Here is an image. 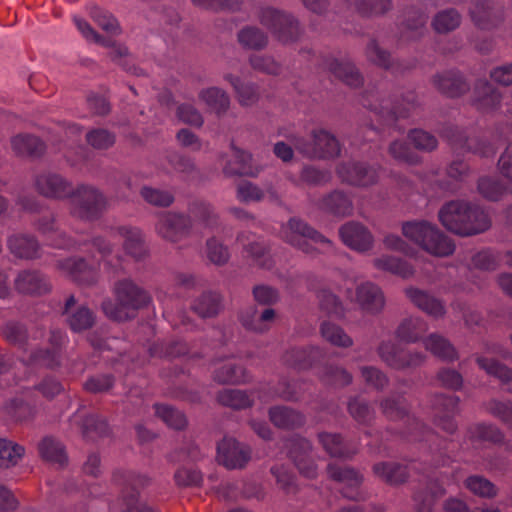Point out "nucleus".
Wrapping results in <instances>:
<instances>
[{
  "mask_svg": "<svg viewBox=\"0 0 512 512\" xmlns=\"http://www.w3.org/2000/svg\"><path fill=\"white\" fill-rule=\"evenodd\" d=\"M433 82L439 90L450 97H456L466 89V84L461 78L450 74L437 75Z\"/></svg>",
  "mask_w": 512,
  "mask_h": 512,
  "instance_id": "43",
  "label": "nucleus"
},
{
  "mask_svg": "<svg viewBox=\"0 0 512 512\" xmlns=\"http://www.w3.org/2000/svg\"><path fill=\"white\" fill-rule=\"evenodd\" d=\"M461 22V16L455 9H446L436 14L432 25L438 33H447L456 29Z\"/></svg>",
  "mask_w": 512,
  "mask_h": 512,
  "instance_id": "42",
  "label": "nucleus"
},
{
  "mask_svg": "<svg viewBox=\"0 0 512 512\" xmlns=\"http://www.w3.org/2000/svg\"><path fill=\"white\" fill-rule=\"evenodd\" d=\"M239 42L249 49H261L267 44V37L258 28L246 27L238 33Z\"/></svg>",
  "mask_w": 512,
  "mask_h": 512,
  "instance_id": "48",
  "label": "nucleus"
},
{
  "mask_svg": "<svg viewBox=\"0 0 512 512\" xmlns=\"http://www.w3.org/2000/svg\"><path fill=\"white\" fill-rule=\"evenodd\" d=\"M118 234L123 239V247L128 255L136 260H139L146 255L143 236L138 228L120 227L118 228Z\"/></svg>",
  "mask_w": 512,
  "mask_h": 512,
  "instance_id": "21",
  "label": "nucleus"
},
{
  "mask_svg": "<svg viewBox=\"0 0 512 512\" xmlns=\"http://www.w3.org/2000/svg\"><path fill=\"white\" fill-rule=\"evenodd\" d=\"M466 487L480 497H493L496 495L494 485L480 476H472L466 480Z\"/></svg>",
  "mask_w": 512,
  "mask_h": 512,
  "instance_id": "53",
  "label": "nucleus"
},
{
  "mask_svg": "<svg viewBox=\"0 0 512 512\" xmlns=\"http://www.w3.org/2000/svg\"><path fill=\"white\" fill-rule=\"evenodd\" d=\"M320 309L328 315L342 317L344 309L342 303L329 289H321L318 293Z\"/></svg>",
  "mask_w": 512,
  "mask_h": 512,
  "instance_id": "46",
  "label": "nucleus"
},
{
  "mask_svg": "<svg viewBox=\"0 0 512 512\" xmlns=\"http://www.w3.org/2000/svg\"><path fill=\"white\" fill-rule=\"evenodd\" d=\"M15 287L21 293L41 294L49 287L44 278L36 272H22L15 280Z\"/></svg>",
  "mask_w": 512,
  "mask_h": 512,
  "instance_id": "26",
  "label": "nucleus"
},
{
  "mask_svg": "<svg viewBox=\"0 0 512 512\" xmlns=\"http://www.w3.org/2000/svg\"><path fill=\"white\" fill-rule=\"evenodd\" d=\"M310 443L303 438H295L289 442V455L299 469L300 473L307 478H314L317 475V466L309 455Z\"/></svg>",
  "mask_w": 512,
  "mask_h": 512,
  "instance_id": "12",
  "label": "nucleus"
},
{
  "mask_svg": "<svg viewBox=\"0 0 512 512\" xmlns=\"http://www.w3.org/2000/svg\"><path fill=\"white\" fill-rule=\"evenodd\" d=\"M261 22L283 42L292 40L298 32L297 22L290 15L272 8L262 11Z\"/></svg>",
  "mask_w": 512,
  "mask_h": 512,
  "instance_id": "10",
  "label": "nucleus"
},
{
  "mask_svg": "<svg viewBox=\"0 0 512 512\" xmlns=\"http://www.w3.org/2000/svg\"><path fill=\"white\" fill-rule=\"evenodd\" d=\"M94 316L86 307H80L69 318V324L74 331H81L92 326Z\"/></svg>",
  "mask_w": 512,
  "mask_h": 512,
  "instance_id": "57",
  "label": "nucleus"
},
{
  "mask_svg": "<svg viewBox=\"0 0 512 512\" xmlns=\"http://www.w3.org/2000/svg\"><path fill=\"white\" fill-rule=\"evenodd\" d=\"M86 138L88 143L97 149H106L114 143V137L102 129L91 131Z\"/></svg>",
  "mask_w": 512,
  "mask_h": 512,
  "instance_id": "61",
  "label": "nucleus"
},
{
  "mask_svg": "<svg viewBox=\"0 0 512 512\" xmlns=\"http://www.w3.org/2000/svg\"><path fill=\"white\" fill-rule=\"evenodd\" d=\"M428 329L427 323L417 317L404 319L397 329V337L400 341L413 343L420 339Z\"/></svg>",
  "mask_w": 512,
  "mask_h": 512,
  "instance_id": "25",
  "label": "nucleus"
},
{
  "mask_svg": "<svg viewBox=\"0 0 512 512\" xmlns=\"http://www.w3.org/2000/svg\"><path fill=\"white\" fill-rule=\"evenodd\" d=\"M250 64L253 69L268 74H277L280 70L279 64L271 57L253 56L250 58Z\"/></svg>",
  "mask_w": 512,
  "mask_h": 512,
  "instance_id": "62",
  "label": "nucleus"
},
{
  "mask_svg": "<svg viewBox=\"0 0 512 512\" xmlns=\"http://www.w3.org/2000/svg\"><path fill=\"white\" fill-rule=\"evenodd\" d=\"M373 470L379 478L391 484L401 483L407 477L406 468L395 463H379Z\"/></svg>",
  "mask_w": 512,
  "mask_h": 512,
  "instance_id": "39",
  "label": "nucleus"
},
{
  "mask_svg": "<svg viewBox=\"0 0 512 512\" xmlns=\"http://www.w3.org/2000/svg\"><path fill=\"white\" fill-rule=\"evenodd\" d=\"M328 474L331 478L343 485L342 493L345 497L351 499L357 498V489L362 482V475L353 469L338 465H329Z\"/></svg>",
  "mask_w": 512,
  "mask_h": 512,
  "instance_id": "17",
  "label": "nucleus"
},
{
  "mask_svg": "<svg viewBox=\"0 0 512 512\" xmlns=\"http://www.w3.org/2000/svg\"><path fill=\"white\" fill-rule=\"evenodd\" d=\"M190 227L191 222L188 217L172 212L160 214L155 225L157 234L173 243L185 238L189 233Z\"/></svg>",
  "mask_w": 512,
  "mask_h": 512,
  "instance_id": "7",
  "label": "nucleus"
},
{
  "mask_svg": "<svg viewBox=\"0 0 512 512\" xmlns=\"http://www.w3.org/2000/svg\"><path fill=\"white\" fill-rule=\"evenodd\" d=\"M470 206V203L462 200L447 202L439 210V221L447 230L461 236L475 235L488 230L491 222L484 216L478 215L476 224H472L466 218L468 217Z\"/></svg>",
  "mask_w": 512,
  "mask_h": 512,
  "instance_id": "3",
  "label": "nucleus"
},
{
  "mask_svg": "<svg viewBox=\"0 0 512 512\" xmlns=\"http://www.w3.org/2000/svg\"><path fill=\"white\" fill-rule=\"evenodd\" d=\"M337 175L342 182L350 185L366 187L377 182V169L358 162H344L337 168Z\"/></svg>",
  "mask_w": 512,
  "mask_h": 512,
  "instance_id": "9",
  "label": "nucleus"
},
{
  "mask_svg": "<svg viewBox=\"0 0 512 512\" xmlns=\"http://www.w3.org/2000/svg\"><path fill=\"white\" fill-rule=\"evenodd\" d=\"M320 332L322 337L332 345L347 348L353 344L352 338L336 324L323 322Z\"/></svg>",
  "mask_w": 512,
  "mask_h": 512,
  "instance_id": "37",
  "label": "nucleus"
},
{
  "mask_svg": "<svg viewBox=\"0 0 512 512\" xmlns=\"http://www.w3.org/2000/svg\"><path fill=\"white\" fill-rule=\"evenodd\" d=\"M199 99L207 107L216 113L225 112L229 107V98L226 93L216 87L203 89L199 93Z\"/></svg>",
  "mask_w": 512,
  "mask_h": 512,
  "instance_id": "33",
  "label": "nucleus"
},
{
  "mask_svg": "<svg viewBox=\"0 0 512 512\" xmlns=\"http://www.w3.org/2000/svg\"><path fill=\"white\" fill-rule=\"evenodd\" d=\"M141 195L145 201L155 206H169L173 202V196L167 192L150 187H144Z\"/></svg>",
  "mask_w": 512,
  "mask_h": 512,
  "instance_id": "56",
  "label": "nucleus"
},
{
  "mask_svg": "<svg viewBox=\"0 0 512 512\" xmlns=\"http://www.w3.org/2000/svg\"><path fill=\"white\" fill-rule=\"evenodd\" d=\"M174 477L179 486H197L202 481V475L199 471L188 468L177 470Z\"/></svg>",
  "mask_w": 512,
  "mask_h": 512,
  "instance_id": "60",
  "label": "nucleus"
},
{
  "mask_svg": "<svg viewBox=\"0 0 512 512\" xmlns=\"http://www.w3.org/2000/svg\"><path fill=\"white\" fill-rule=\"evenodd\" d=\"M205 255L208 261L216 266L225 265L230 258L228 248L215 238L207 240Z\"/></svg>",
  "mask_w": 512,
  "mask_h": 512,
  "instance_id": "45",
  "label": "nucleus"
},
{
  "mask_svg": "<svg viewBox=\"0 0 512 512\" xmlns=\"http://www.w3.org/2000/svg\"><path fill=\"white\" fill-rule=\"evenodd\" d=\"M406 295L411 302L429 316L440 318L445 314V307L443 303L422 290L408 288L406 289Z\"/></svg>",
  "mask_w": 512,
  "mask_h": 512,
  "instance_id": "19",
  "label": "nucleus"
},
{
  "mask_svg": "<svg viewBox=\"0 0 512 512\" xmlns=\"http://www.w3.org/2000/svg\"><path fill=\"white\" fill-rule=\"evenodd\" d=\"M381 358L391 367L401 369L420 364L424 356L421 353H408L399 349L395 344L386 342L379 347Z\"/></svg>",
  "mask_w": 512,
  "mask_h": 512,
  "instance_id": "13",
  "label": "nucleus"
},
{
  "mask_svg": "<svg viewBox=\"0 0 512 512\" xmlns=\"http://www.w3.org/2000/svg\"><path fill=\"white\" fill-rule=\"evenodd\" d=\"M270 420L280 428H294L304 422L303 416L287 407H273L269 411Z\"/></svg>",
  "mask_w": 512,
  "mask_h": 512,
  "instance_id": "31",
  "label": "nucleus"
},
{
  "mask_svg": "<svg viewBox=\"0 0 512 512\" xmlns=\"http://www.w3.org/2000/svg\"><path fill=\"white\" fill-rule=\"evenodd\" d=\"M295 148L309 158L327 159L340 154V145L329 131L318 128L311 132V140L296 139Z\"/></svg>",
  "mask_w": 512,
  "mask_h": 512,
  "instance_id": "6",
  "label": "nucleus"
},
{
  "mask_svg": "<svg viewBox=\"0 0 512 512\" xmlns=\"http://www.w3.org/2000/svg\"><path fill=\"white\" fill-rule=\"evenodd\" d=\"M8 246L12 254L19 258H34L38 255L37 242L28 236L14 235L9 238Z\"/></svg>",
  "mask_w": 512,
  "mask_h": 512,
  "instance_id": "30",
  "label": "nucleus"
},
{
  "mask_svg": "<svg viewBox=\"0 0 512 512\" xmlns=\"http://www.w3.org/2000/svg\"><path fill=\"white\" fill-rule=\"evenodd\" d=\"M280 237L288 244L309 255L316 252H328L332 248L329 239L296 218L290 219L281 227Z\"/></svg>",
  "mask_w": 512,
  "mask_h": 512,
  "instance_id": "5",
  "label": "nucleus"
},
{
  "mask_svg": "<svg viewBox=\"0 0 512 512\" xmlns=\"http://www.w3.org/2000/svg\"><path fill=\"white\" fill-rule=\"evenodd\" d=\"M276 312L272 308H267L261 313H258L256 308L250 307L246 309L241 315V322L247 329L263 333L270 329L275 320Z\"/></svg>",
  "mask_w": 512,
  "mask_h": 512,
  "instance_id": "18",
  "label": "nucleus"
},
{
  "mask_svg": "<svg viewBox=\"0 0 512 512\" xmlns=\"http://www.w3.org/2000/svg\"><path fill=\"white\" fill-rule=\"evenodd\" d=\"M403 235L427 253L446 257L455 250V245L436 225L428 221H409L402 225Z\"/></svg>",
  "mask_w": 512,
  "mask_h": 512,
  "instance_id": "2",
  "label": "nucleus"
},
{
  "mask_svg": "<svg viewBox=\"0 0 512 512\" xmlns=\"http://www.w3.org/2000/svg\"><path fill=\"white\" fill-rule=\"evenodd\" d=\"M213 374L214 380L219 383H240L247 379L245 369L238 366L234 359L215 363Z\"/></svg>",
  "mask_w": 512,
  "mask_h": 512,
  "instance_id": "22",
  "label": "nucleus"
},
{
  "mask_svg": "<svg viewBox=\"0 0 512 512\" xmlns=\"http://www.w3.org/2000/svg\"><path fill=\"white\" fill-rule=\"evenodd\" d=\"M497 168L499 173L512 183V144H509L500 155Z\"/></svg>",
  "mask_w": 512,
  "mask_h": 512,
  "instance_id": "64",
  "label": "nucleus"
},
{
  "mask_svg": "<svg viewBox=\"0 0 512 512\" xmlns=\"http://www.w3.org/2000/svg\"><path fill=\"white\" fill-rule=\"evenodd\" d=\"M319 440L327 453L332 457H347L354 453L345 448L340 437L336 434L322 433Z\"/></svg>",
  "mask_w": 512,
  "mask_h": 512,
  "instance_id": "49",
  "label": "nucleus"
},
{
  "mask_svg": "<svg viewBox=\"0 0 512 512\" xmlns=\"http://www.w3.org/2000/svg\"><path fill=\"white\" fill-rule=\"evenodd\" d=\"M342 242L350 249L365 253L374 247V236L362 223L351 221L342 225L339 229Z\"/></svg>",
  "mask_w": 512,
  "mask_h": 512,
  "instance_id": "8",
  "label": "nucleus"
},
{
  "mask_svg": "<svg viewBox=\"0 0 512 512\" xmlns=\"http://www.w3.org/2000/svg\"><path fill=\"white\" fill-rule=\"evenodd\" d=\"M473 103L483 112L495 110L500 103V94L487 81H479L474 90Z\"/></svg>",
  "mask_w": 512,
  "mask_h": 512,
  "instance_id": "20",
  "label": "nucleus"
},
{
  "mask_svg": "<svg viewBox=\"0 0 512 512\" xmlns=\"http://www.w3.org/2000/svg\"><path fill=\"white\" fill-rule=\"evenodd\" d=\"M35 187L49 198H70L71 213L76 217L90 219L104 209L106 202L102 194L93 187L79 186L74 189L62 176L42 173L36 177Z\"/></svg>",
  "mask_w": 512,
  "mask_h": 512,
  "instance_id": "1",
  "label": "nucleus"
},
{
  "mask_svg": "<svg viewBox=\"0 0 512 512\" xmlns=\"http://www.w3.org/2000/svg\"><path fill=\"white\" fill-rule=\"evenodd\" d=\"M409 139L415 148L423 151H431L437 147V139L430 133L415 129L409 133Z\"/></svg>",
  "mask_w": 512,
  "mask_h": 512,
  "instance_id": "55",
  "label": "nucleus"
},
{
  "mask_svg": "<svg viewBox=\"0 0 512 512\" xmlns=\"http://www.w3.org/2000/svg\"><path fill=\"white\" fill-rule=\"evenodd\" d=\"M389 154L397 161L415 164L419 161L417 155H415L408 145L402 141H394L389 146Z\"/></svg>",
  "mask_w": 512,
  "mask_h": 512,
  "instance_id": "54",
  "label": "nucleus"
},
{
  "mask_svg": "<svg viewBox=\"0 0 512 512\" xmlns=\"http://www.w3.org/2000/svg\"><path fill=\"white\" fill-rule=\"evenodd\" d=\"M470 14L474 24L481 29H488L495 24L492 8L487 1H475L470 8Z\"/></svg>",
  "mask_w": 512,
  "mask_h": 512,
  "instance_id": "38",
  "label": "nucleus"
},
{
  "mask_svg": "<svg viewBox=\"0 0 512 512\" xmlns=\"http://www.w3.org/2000/svg\"><path fill=\"white\" fill-rule=\"evenodd\" d=\"M156 415L170 428L182 429L187 420L182 412L167 405H155Z\"/></svg>",
  "mask_w": 512,
  "mask_h": 512,
  "instance_id": "44",
  "label": "nucleus"
},
{
  "mask_svg": "<svg viewBox=\"0 0 512 512\" xmlns=\"http://www.w3.org/2000/svg\"><path fill=\"white\" fill-rule=\"evenodd\" d=\"M355 301L360 308L368 313H378L385 305L381 289L373 283L360 284L356 289Z\"/></svg>",
  "mask_w": 512,
  "mask_h": 512,
  "instance_id": "15",
  "label": "nucleus"
},
{
  "mask_svg": "<svg viewBox=\"0 0 512 512\" xmlns=\"http://www.w3.org/2000/svg\"><path fill=\"white\" fill-rule=\"evenodd\" d=\"M458 399L453 396H436L434 399L435 423L448 433H453L456 424L453 416L457 411Z\"/></svg>",
  "mask_w": 512,
  "mask_h": 512,
  "instance_id": "16",
  "label": "nucleus"
},
{
  "mask_svg": "<svg viewBox=\"0 0 512 512\" xmlns=\"http://www.w3.org/2000/svg\"><path fill=\"white\" fill-rule=\"evenodd\" d=\"M375 268L387 271L403 278L409 277L413 274V269L404 261L398 258L383 255L373 260Z\"/></svg>",
  "mask_w": 512,
  "mask_h": 512,
  "instance_id": "35",
  "label": "nucleus"
},
{
  "mask_svg": "<svg viewBox=\"0 0 512 512\" xmlns=\"http://www.w3.org/2000/svg\"><path fill=\"white\" fill-rule=\"evenodd\" d=\"M488 409L494 416L512 427V403L492 401Z\"/></svg>",
  "mask_w": 512,
  "mask_h": 512,
  "instance_id": "63",
  "label": "nucleus"
},
{
  "mask_svg": "<svg viewBox=\"0 0 512 512\" xmlns=\"http://www.w3.org/2000/svg\"><path fill=\"white\" fill-rule=\"evenodd\" d=\"M90 18L106 33L117 35L120 33V26L116 18L108 11L90 4L86 7Z\"/></svg>",
  "mask_w": 512,
  "mask_h": 512,
  "instance_id": "29",
  "label": "nucleus"
},
{
  "mask_svg": "<svg viewBox=\"0 0 512 512\" xmlns=\"http://www.w3.org/2000/svg\"><path fill=\"white\" fill-rule=\"evenodd\" d=\"M114 291L118 305L106 300L102 304V309L107 317L117 321L127 320L133 311L150 302L149 295L130 280L118 282Z\"/></svg>",
  "mask_w": 512,
  "mask_h": 512,
  "instance_id": "4",
  "label": "nucleus"
},
{
  "mask_svg": "<svg viewBox=\"0 0 512 512\" xmlns=\"http://www.w3.org/2000/svg\"><path fill=\"white\" fill-rule=\"evenodd\" d=\"M476 361L481 369L486 371L488 375L498 378L512 393V371L509 368L484 357H477Z\"/></svg>",
  "mask_w": 512,
  "mask_h": 512,
  "instance_id": "32",
  "label": "nucleus"
},
{
  "mask_svg": "<svg viewBox=\"0 0 512 512\" xmlns=\"http://www.w3.org/2000/svg\"><path fill=\"white\" fill-rule=\"evenodd\" d=\"M321 207L337 216H347L352 213L351 199L341 191H334L322 200Z\"/></svg>",
  "mask_w": 512,
  "mask_h": 512,
  "instance_id": "28",
  "label": "nucleus"
},
{
  "mask_svg": "<svg viewBox=\"0 0 512 512\" xmlns=\"http://www.w3.org/2000/svg\"><path fill=\"white\" fill-rule=\"evenodd\" d=\"M264 192L251 182H241L237 186V198L241 202L260 201Z\"/></svg>",
  "mask_w": 512,
  "mask_h": 512,
  "instance_id": "58",
  "label": "nucleus"
},
{
  "mask_svg": "<svg viewBox=\"0 0 512 512\" xmlns=\"http://www.w3.org/2000/svg\"><path fill=\"white\" fill-rule=\"evenodd\" d=\"M426 350L443 360H454L457 352L453 345L439 334H431L423 341Z\"/></svg>",
  "mask_w": 512,
  "mask_h": 512,
  "instance_id": "27",
  "label": "nucleus"
},
{
  "mask_svg": "<svg viewBox=\"0 0 512 512\" xmlns=\"http://www.w3.org/2000/svg\"><path fill=\"white\" fill-rule=\"evenodd\" d=\"M99 259L97 264H86L82 258H68L60 261L59 269L73 280L83 283H91L96 279L99 268Z\"/></svg>",
  "mask_w": 512,
  "mask_h": 512,
  "instance_id": "14",
  "label": "nucleus"
},
{
  "mask_svg": "<svg viewBox=\"0 0 512 512\" xmlns=\"http://www.w3.org/2000/svg\"><path fill=\"white\" fill-rule=\"evenodd\" d=\"M72 20L78 32L86 41L90 43L100 44L103 46L109 45V42L106 41L84 17L79 15H73Z\"/></svg>",
  "mask_w": 512,
  "mask_h": 512,
  "instance_id": "50",
  "label": "nucleus"
},
{
  "mask_svg": "<svg viewBox=\"0 0 512 512\" xmlns=\"http://www.w3.org/2000/svg\"><path fill=\"white\" fill-rule=\"evenodd\" d=\"M251 155L240 149L233 148L230 159L223 167V171L227 175H249L254 176L256 172L250 165Z\"/></svg>",
  "mask_w": 512,
  "mask_h": 512,
  "instance_id": "23",
  "label": "nucleus"
},
{
  "mask_svg": "<svg viewBox=\"0 0 512 512\" xmlns=\"http://www.w3.org/2000/svg\"><path fill=\"white\" fill-rule=\"evenodd\" d=\"M332 70L337 77L349 86L357 87L362 83L359 72L351 63H336Z\"/></svg>",
  "mask_w": 512,
  "mask_h": 512,
  "instance_id": "52",
  "label": "nucleus"
},
{
  "mask_svg": "<svg viewBox=\"0 0 512 512\" xmlns=\"http://www.w3.org/2000/svg\"><path fill=\"white\" fill-rule=\"evenodd\" d=\"M39 452L42 458L53 464L61 466L67 461L63 445L53 438H44L39 444Z\"/></svg>",
  "mask_w": 512,
  "mask_h": 512,
  "instance_id": "34",
  "label": "nucleus"
},
{
  "mask_svg": "<svg viewBox=\"0 0 512 512\" xmlns=\"http://www.w3.org/2000/svg\"><path fill=\"white\" fill-rule=\"evenodd\" d=\"M24 448L11 441L0 439V468L16 465L24 455Z\"/></svg>",
  "mask_w": 512,
  "mask_h": 512,
  "instance_id": "40",
  "label": "nucleus"
},
{
  "mask_svg": "<svg viewBox=\"0 0 512 512\" xmlns=\"http://www.w3.org/2000/svg\"><path fill=\"white\" fill-rule=\"evenodd\" d=\"M218 401L225 406L242 409L250 406L253 398L245 391L225 389L219 393Z\"/></svg>",
  "mask_w": 512,
  "mask_h": 512,
  "instance_id": "41",
  "label": "nucleus"
},
{
  "mask_svg": "<svg viewBox=\"0 0 512 512\" xmlns=\"http://www.w3.org/2000/svg\"><path fill=\"white\" fill-rule=\"evenodd\" d=\"M217 460L228 469L242 468L250 460V450L233 438H224L217 447Z\"/></svg>",
  "mask_w": 512,
  "mask_h": 512,
  "instance_id": "11",
  "label": "nucleus"
},
{
  "mask_svg": "<svg viewBox=\"0 0 512 512\" xmlns=\"http://www.w3.org/2000/svg\"><path fill=\"white\" fill-rule=\"evenodd\" d=\"M226 79L235 89L238 99L242 105H250L256 101L258 93L254 86L244 84L238 77L232 75H227Z\"/></svg>",
  "mask_w": 512,
  "mask_h": 512,
  "instance_id": "51",
  "label": "nucleus"
},
{
  "mask_svg": "<svg viewBox=\"0 0 512 512\" xmlns=\"http://www.w3.org/2000/svg\"><path fill=\"white\" fill-rule=\"evenodd\" d=\"M11 148L17 156H37L44 150V144L35 136L19 134L11 138Z\"/></svg>",
  "mask_w": 512,
  "mask_h": 512,
  "instance_id": "24",
  "label": "nucleus"
},
{
  "mask_svg": "<svg viewBox=\"0 0 512 512\" xmlns=\"http://www.w3.org/2000/svg\"><path fill=\"white\" fill-rule=\"evenodd\" d=\"M178 118L189 125L201 127L203 124V117L201 113L190 104H182L177 108Z\"/></svg>",
  "mask_w": 512,
  "mask_h": 512,
  "instance_id": "59",
  "label": "nucleus"
},
{
  "mask_svg": "<svg viewBox=\"0 0 512 512\" xmlns=\"http://www.w3.org/2000/svg\"><path fill=\"white\" fill-rule=\"evenodd\" d=\"M219 308L220 298L215 293L203 294L193 305V309L201 317L214 316L218 313Z\"/></svg>",
  "mask_w": 512,
  "mask_h": 512,
  "instance_id": "47",
  "label": "nucleus"
},
{
  "mask_svg": "<svg viewBox=\"0 0 512 512\" xmlns=\"http://www.w3.org/2000/svg\"><path fill=\"white\" fill-rule=\"evenodd\" d=\"M478 191L486 199L497 201L511 192L509 187L491 177H482L478 181Z\"/></svg>",
  "mask_w": 512,
  "mask_h": 512,
  "instance_id": "36",
  "label": "nucleus"
}]
</instances>
